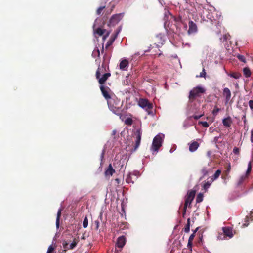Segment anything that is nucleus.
Masks as SVG:
<instances>
[{
    "label": "nucleus",
    "instance_id": "1",
    "mask_svg": "<svg viewBox=\"0 0 253 253\" xmlns=\"http://www.w3.org/2000/svg\"><path fill=\"white\" fill-rule=\"evenodd\" d=\"M164 137L165 135L163 133H159L153 138L150 147V151L153 155H156L159 152L160 148L162 146Z\"/></svg>",
    "mask_w": 253,
    "mask_h": 253
},
{
    "label": "nucleus",
    "instance_id": "2",
    "mask_svg": "<svg viewBox=\"0 0 253 253\" xmlns=\"http://www.w3.org/2000/svg\"><path fill=\"white\" fill-rule=\"evenodd\" d=\"M205 91L204 88L201 86H197L194 87L189 92V102L192 104L194 101H196L197 97H199L201 94L203 93Z\"/></svg>",
    "mask_w": 253,
    "mask_h": 253
},
{
    "label": "nucleus",
    "instance_id": "3",
    "mask_svg": "<svg viewBox=\"0 0 253 253\" xmlns=\"http://www.w3.org/2000/svg\"><path fill=\"white\" fill-rule=\"evenodd\" d=\"M195 195V190H191L189 191L185 198V204L183 207V216L185 214L186 209L188 207H190L191 202L193 200Z\"/></svg>",
    "mask_w": 253,
    "mask_h": 253
},
{
    "label": "nucleus",
    "instance_id": "4",
    "mask_svg": "<svg viewBox=\"0 0 253 253\" xmlns=\"http://www.w3.org/2000/svg\"><path fill=\"white\" fill-rule=\"evenodd\" d=\"M142 134V130L141 126L140 127L136 128L134 131L133 136L135 138V144L133 150V152L135 151L140 146Z\"/></svg>",
    "mask_w": 253,
    "mask_h": 253
},
{
    "label": "nucleus",
    "instance_id": "5",
    "mask_svg": "<svg viewBox=\"0 0 253 253\" xmlns=\"http://www.w3.org/2000/svg\"><path fill=\"white\" fill-rule=\"evenodd\" d=\"M103 70V67H99L96 72V77L98 80L99 84H103L111 76L110 73H106L101 76L100 71Z\"/></svg>",
    "mask_w": 253,
    "mask_h": 253
},
{
    "label": "nucleus",
    "instance_id": "6",
    "mask_svg": "<svg viewBox=\"0 0 253 253\" xmlns=\"http://www.w3.org/2000/svg\"><path fill=\"white\" fill-rule=\"evenodd\" d=\"M123 16L124 13L113 15L109 20L110 25L112 26L116 25L121 21Z\"/></svg>",
    "mask_w": 253,
    "mask_h": 253
},
{
    "label": "nucleus",
    "instance_id": "7",
    "mask_svg": "<svg viewBox=\"0 0 253 253\" xmlns=\"http://www.w3.org/2000/svg\"><path fill=\"white\" fill-rule=\"evenodd\" d=\"M139 106L146 110L152 109L153 105L150 103L148 100L145 99H140L138 102Z\"/></svg>",
    "mask_w": 253,
    "mask_h": 253
},
{
    "label": "nucleus",
    "instance_id": "8",
    "mask_svg": "<svg viewBox=\"0 0 253 253\" xmlns=\"http://www.w3.org/2000/svg\"><path fill=\"white\" fill-rule=\"evenodd\" d=\"M100 88L103 97L105 98V99L107 100V102L109 101V100L111 99V96L109 94L110 91V88L108 87L105 86L102 84L100 85Z\"/></svg>",
    "mask_w": 253,
    "mask_h": 253
},
{
    "label": "nucleus",
    "instance_id": "9",
    "mask_svg": "<svg viewBox=\"0 0 253 253\" xmlns=\"http://www.w3.org/2000/svg\"><path fill=\"white\" fill-rule=\"evenodd\" d=\"M188 30L187 34L189 35L196 34L198 31L197 25L193 21L190 20L188 23Z\"/></svg>",
    "mask_w": 253,
    "mask_h": 253
},
{
    "label": "nucleus",
    "instance_id": "10",
    "mask_svg": "<svg viewBox=\"0 0 253 253\" xmlns=\"http://www.w3.org/2000/svg\"><path fill=\"white\" fill-rule=\"evenodd\" d=\"M156 38L158 40L157 43H156L157 47L162 46L165 42L166 36L164 34L159 33L156 35Z\"/></svg>",
    "mask_w": 253,
    "mask_h": 253
},
{
    "label": "nucleus",
    "instance_id": "11",
    "mask_svg": "<svg viewBox=\"0 0 253 253\" xmlns=\"http://www.w3.org/2000/svg\"><path fill=\"white\" fill-rule=\"evenodd\" d=\"M188 107L190 111L192 113L196 112L199 109L200 103L199 102H196L195 101H194L191 104V102H189Z\"/></svg>",
    "mask_w": 253,
    "mask_h": 253
},
{
    "label": "nucleus",
    "instance_id": "12",
    "mask_svg": "<svg viewBox=\"0 0 253 253\" xmlns=\"http://www.w3.org/2000/svg\"><path fill=\"white\" fill-rule=\"evenodd\" d=\"M126 243V238L124 236H121L117 238L116 246L119 248H123Z\"/></svg>",
    "mask_w": 253,
    "mask_h": 253
},
{
    "label": "nucleus",
    "instance_id": "13",
    "mask_svg": "<svg viewBox=\"0 0 253 253\" xmlns=\"http://www.w3.org/2000/svg\"><path fill=\"white\" fill-rule=\"evenodd\" d=\"M222 231L225 235L228 237L229 238H232L233 236L232 228L230 227H222Z\"/></svg>",
    "mask_w": 253,
    "mask_h": 253
},
{
    "label": "nucleus",
    "instance_id": "14",
    "mask_svg": "<svg viewBox=\"0 0 253 253\" xmlns=\"http://www.w3.org/2000/svg\"><path fill=\"white\" fill-rule=\"evenodd\" d=\"M128 67V61L126 58H123L121 59L120 64L119 68L122 71H126L127 70Z\"/></svg>",
    "mask_w": 253,
    "mask_h": 253
},
{
    "label": "nucleus",
    "instance_id": "15",
    "mask_svg": "<svg viewBox=\"0 0 253 253\" xmlns=\"http://www.w3.org/2000/svg\"><path fill=\"white\" fill-rule=\"evenodd\" d=\"M223 95L225 97V103L226 104H227L228 103L231 98V91L228 88L225 87L223 89Z\"/></svg>",
    "mask_w": 253,
    "mask_h": 253
},
{
    "label": "nucleus",
    "instance_id": "16",
    "mask_svg": "<svg viewBox=\"0 0 253 253\" xmlns=\"http://www.w3.org/2000/svg\"><path fill=\"white\" fill-rule=\"evenodd\" d=\"M205 13L206 15V17L207 19L210 20L212 23H213V21L216 20L214 16V13H215V11L213 12V13H212L211 12H210L209 10H206Z\"/></svg>",
    "mask_w": 253,
    "mask_h": 253
},
{
    "label": "nucleus",
    "instance_id": "17",
    "mask_svg": "<svg viewBox=\"0 0 253 253\" xmlns=\"http://www.w3.org/2000/svg\"><path fill=\"white\" fill-rule=\"evenodd\" d=\"M62 211V206L61 205L60 207L58 209L57 213L56 220V227L57 229H58L59 228L60 218L61 216Z\"/></svg>",
    "mask_w": 253,
    "mask_h": 253
},
{
    "label": "nucleus",
    "instance_id": "18",
    "mask_svg": "<svg viewBox=\"0 0 253 253\" xmlns=\"http://www.w3.org/2000/svg\"><path fill=\"white\" fill-rule=\"evenodd\" d=\"M115 171L113 168L112 165L110 164L107 169L105 171V175L106 176H111L115 173Z\"/></svg>",
    "mask_w": 253,
    "mask_h": 253
},
{
    "label": "nucleus",
    "instance_id": "19",
    "mask_svg": "<svg viewBox=\"0 0 253 253\" xmlns=\"http://www.w3.org/2000/svg\"><path fill=\"white\" fill-rule=\"evenodd\" d=\"M189 145V150L191 152L196 151L199 146V144L196 141H194Z\"/></svg>",
    "mask_w": 253,
    "mask_h": 253
},
{
    "label": "nucleus",
    "instance_id": "20",
    "mask_svg": "<svg viewBox=\"0 0 253 253\" xmlns=\"http://www.w3.org/2000/svg\"><path fill=\"white\" fill-rule=\"evenodd\" d=\"M108 105L110 110L113 113L117 115H121L120 109L118 108L115 107L112 105L110 101H108Z\"/></svg>",
    "mask_w": 253,
    "mask_h": 253
},
{
    "label": "nucleus",
    "instance_id": "21",
    "mask_svg": "<svg viewBox=\"0 0 253 253\" xmlns=\"http://www.w3.org/2000/svg\"><path fill=\"white\" fill-rule=\"evenodd\" d=\"M253 216V209L251 211V214L249 216H247L246 217L245 219L244 223L242 224V226L243 227H245L248 226L249 225V220H251V221L253 220V219L252 218Z\"/></svg>",
    "mask_w": 253,
    "mask_h": 253
},
{
    "label": "nucleus",
    "instance_id": "22",
    "mask_svg": "<svg viewBox=\"0 0 253 253\" xmlns=\"http://www.w3.org/2000/svg\"><path fill=\"white\" fill-rule=\"evenodd\" d=\"M222 123L223 125L226 127H230L232 123V120L230 117L224 118L222 120Z\"/></svg>",
    "mask_w": 253,
    "mask_h": 253
},
{
    "label": "nucleus",
    "instance_id": "23",
    "mask_svg": "<svg viewBox=\"0 0 253 253\" xmlns=\"http://www.w3.org/2000/svg\"><path fill=\"white\" fill-rule=\"evenodd\" d=\"M135 177L132 176L131 174L129 173L127 175L126 181L127 183H132L133 184L134 182V181L136 179H134Z\"/></svg>",
    "mask_w": 253,
    "mask_h": 253
},
{
    "label": "nucleus",
    "instance_id": "24",
    "mask_svg": "<svg viewBox=\"0 0 253 253\" xmlns=\"http://www.w3.org/2000/svg\"><path fill=\"white\" fill-rule=\"evenodd\" d=\"M194 236L195 235H194V233H192V234L190 235L188 239L187 247L191 251L192 250V240H193Z\"/></svg>",
    "mask_w": 253,
    "mask_h": 253
},
{
    "label": "nucleus",
    "instance_id": "25",
    "mask_svg": "<svg viewBox=\"0 0 253 253\" xmlns=\"http://www.w3.org/2000/svg\"><path fill=\"white\" fill-rule=\"evenodd\" d=\"M211 170V168H207L206 167H204L201 170V172L202 173L203 177H204V176L207 175L208 174L209 172Z\"/></svg>",
    "mask_w": 253,
    "mask_h": 253
},
{
    "label": "nucleus",
    "instance_id": "26",
    "mask_svg": "<svg viewBox=\"0 0 253 253\" xmlns=\"http://www.w3.org/2000/svg\"><path fill=\"white\" fill-rule=\"evenodd\" d=\"M221 173V171L220 169H218L216 171L215 173L213 174V175L211 177L212 181H214V180H216L220 175Z\"/></svg>",
    "mask_w": 253,
    "mask_h": 253
},
{
    "label": "nucleus",
    "instance_id": "27",
    "mask_svg": "<svg viewBox=\"0 0 253 253\" xmlns=\"http://www.w3.org/2000/svg\"><path fill=\"white\" fill-rule=\"evenodd\" d=\"M212 182L211 179L210 181L205 182L203 186V189L205 191H207L208 189L209 188Z\"/></svg>",
    "mask_w": 253,
    "mask_h": 253
},
{
    "label": "nucleus",
    "instance_id": "28",
    "mask_svg": "<svg viewBox=\"0 0 253 253\" xmlns=\"http://www.w3.org/2000/svg\"><path fill=\"white\" fill-rule=\"evenodd\" d=\"M243 73L245 76L247 78L250 77L251 75V71L248 67H245L243 69Z\"/></svg>",
    "mask_w": 253,
    "mask_h": 253
},
{
    "label": "nucleus",
    "instance_id": "29",
    "mask_svg": "<svg viewBox=\"0 0 253 253\" xmlns=\"http://www.w3.org/2000/svg\"><path fill=\"white\" fill-rule=\"evenodd\" d=\"M228 76L234 78L236 79H239L241 77V74L238 73H232L227 74Z\"/></svg>",
    "mask_w": 253,
    "mask_h": 253
},
{
    "label": "nucleus",
    "instance_id": "30",
    "mask_svg": "<svg viewBox=\"0 0 253 253\" xmlns=\"http://www.w3.org/2000/svg\"><path fill=\"white\" fill-rule=\"evenodd\" d=\"M122 30V26H119L118 29L116 30L115 33L113 35V37H112V42H114L116 38L117 37L118 35Z\"/></svg>",
    "mask_w": 253,
    "mask_h": 253
},
{
    "label": "nucleus",
    "instance_id": "31",
    "mask_svg": "<svg viewBox=\"0 0 253 253\" xmlns=\"http://www.w3.org/2000/svg\"><path fill=\"white\" fill-rule=\"evenodd\" d=\"M105 29H102L100 28H98L96 30V31H94V33L98 34L99 36L102 35L105 32Z\"/></svg>",
    "mask_w": 253,
    "mask_h": 253
},
{
    "label": "nucleus",
    "instance_id": "32",
    "mask_svg": "<svg viewBox=\"0 0 253 253\" xmlns=\"http://www.w3.org/2000/svg\"><path fill=\"white\" fill-rule=\"evenodd\" d=\"M247 177V175L245 174L241 176L238 181L237 185H240L242 184L244 181L246 179Z\"/></svg>",
    "mask_w": 253,
    "mask_h": 253
},
{
    "label": "nucleus",
    "instance_id": "33",
    "mask_svg": "<svg viewBox=\"0 0 253 253\" xmlns=\"http://www.w3.org/2000/svg\"><path fill=\"white\" fill-rule=\"evenodd\" d=\"M203 200V195L202 193H199L196 197V203H200Z\"/></svg>",
    "mask_w": 253,
    "mask_h": 253
},
{
    "label": "nucleus",
    "instance_id": "34",
    "mask_svg": "<svg viewBox=\"0 0 253 253\" xmlns=\"http://www.w3.org/2000/svg\"><path fill=\"white\" fill-rule=\"evenodd\" d=\"M190 231V218H188L187 219V222L185 226V227L184 228V231L185 233H188Z\"/></svg>",
    "mask_w": 253,
    "mask_h": 253
},
{
    "label": "nucleus",
    "instance_id": "35",
    "mask_svg": "<svg viewBox=\"0 0 253 253\" xmlns=\"http://www.w3.org/2000/svg\"><path fill=\"white\" fill-rule=\"evenodd\" d=\"M132 176L134 177V179H137V178L140 175L139 171L137 170H134L131 173H129Z\"/></svg>",
    "mask_w": 253,
    "mask_h": 253
},
{
    "label": "nucleus",
    "instance_id": "36",
    "mask_svg": "<svg viewBox=\"0 0 253 253\" xmlns=\"http://www.w3.org/2000/svg\"><path fill=\"white\" fill-rule=\"evenodd\" d=\"M92 55L93 57H99L100 56L99 50L98 48L94 49L92 52Z\"/></svg>",
    "mask_w": 253,
    "mask_h": 253
},
{
    "label": "nucleus",
    "instance_id": "37",
    "mask_svg": "<svg viewBox=\"0 0 253 253\" xmlns=\"http://www.w3.org/2000/svg\"><path fill=\"white\" fill-rule=\"evenodd\" d=\"M125 124L128 126H131L132 124L133 120L131 118H127L125 121Z\"/></svg>",
    "mask_w": 253,
    "mask_h": 253
},
{
    "label": "nucleus",
    "instance_id": "38",
    "mask_svg": "<svg viewBox=\"0 0 253 253\" xmlns=\"http://www.w3.org/2000/svg\"><path fill=\"white\" fill-rule=\"evenodd\" d=\"M251 169H252L251 162H249L248 164V168H247V169L246 171V173L245 175H246L247 176V175L251 172Z\"/></svg>",
    "mask_w": 253,
    "mask_h": 253
},
{
    "label": "nucleus",
    "instance_id": "39",
    "mask_svg": "<svg viewBox=\"0 0 253 253\" xmlns=\"http://www.w3.org/2000/svg\"><path fill=\"white\" fill-rule=\"evenodd\" d=\"M237 57L238 58V59L240 60L241 61L244 62V63H245L246 62V59H245V57H244V56L242 55H241V54H237Z\"/></svg>",
    "mask_w": 253,
    "mask_h": 253
},
{
    "label": "nucleus",
    "instance_id": "40",
    "mask_svg": "<svg viewBox=\"0 0 253 253\" xmlns=\"http://www.w3.org/2000/svg\"><path fill=\"white\" fill-rule=\"evenodd\" d=\"M88 226V219L87 217H85L83 222V226L84 228H86Z\"/></svg>",
    "mask_w": 253,
    "mask_h": 253
},
{
    "label": "nucleus",
    "instance_id": "41",
    "mask_svg": "<svg viewBox=\"0 0 253 253\" xmlns=\"http://www.w3.org/2000/svg\"><path fill=\"white\" fill-rule=\"evenodd\" d=\"M77 242L74 240L69 245V249H73L77 246Z\"/></svg>",
    "mask_w": 253,
    "mask_h": 253
},
{
    "label": "nucleus",
    "instance_id": "42",
    "mask_svg": "<svg viewBox=\"0 0 253 253\" xmlns=\"http://www.w3.org/2000/svg\"><path fill=\"white\" fill-rule=\"evenodd\" d=\"M220 111V109L217 108L216 107H215L213 109L212 113L214 116H216L218 114V113Z\"/></svg>",
    "mask_w": 253,
    "mask_h": 253
},
{
    "label": "nucleus",
    "instance_id": "43",
    "mask_svg": "<svg viewBox=\"0 0 253 253\" xmlns=\"http://www.w3.org/2000/svg\"><path fill=\"white\" fill-rule=\"evenodd\" d=\"M63 247L64 248V251L69 249L68 243L67 241H64L62 243Z\"/></svg>",
    "mask_w": 253,
    "mask_h": 253
},
{
    "label": "nucleus",
    "instance_id": "44",
    "mask_svg": "<svg viewBox=\"0 0 253 253\" xmlns=\"http://www.w3.org/2000/svg\"><path fill=\"white\" fill-rule=\"evenodd\" d=\"M230 37L229 35H224L222 37L220 38V41L222 42H224L228 39V37Z\"/></svg>",
    "mask_w": 253,
    "mask_h": 253
},
{
    "label": "nucleus",
    "instance_id": "45",
    "mask_svg": "<svg viewBox=\"0 0 253 253\" xmlns=\"http://www.w3.org/2000/svg\"><path fill=\"white\" fill-rule=\"evenodd\" d=\"M106 145H105L104 147V148L101 152V156H100V161H101V163H102V161H103V158H104V154H105V147H106Z\"/></svg>",
    "mask_w": 253,
    "mask_h": 253
},
{
    "label": "nucleus",
    "instance_id": "46",
    "mask_svg": "<svg viewBox=\"0 0 253 253\" xmlns=\"http://www.w3.org/2000/svg\"><path fill=\"white\" fill-rule=\"evenodd\" d=\"M105 6H102L99 7L97 10V14L98 15L100 14L102 10L105 8Z\"/></svg>",
    "mask_w": 253,
    "mask_h": 253
},
{
    "label": "nucleus",
    "instance_id": "47",
    "mask_svg": "<svg viewBox=\"0 0 253 253\" xmlns=\"http://www.w3.org/2000/svg\"><path fill=\"white\" fill-rule=\"evenodd\" d=\"M233 152V153L235 154H236L237 155H239V153H240L239 149L238 148L236 147L234 148Z\"/></svg>",
    "mask_w": 253,
    "mask_h": 253
},
{
    "label": "nucleus",
    "instance_id": "48",
    "mask_svg": "<svg viewBox=\"0 0 253 253\" xmlns=\"http://www.w3.org/2000/svg\"><path fill=\"white\" fill-rule=\"evenodd\" d=\"M200 123L202 124V126L204 127H208L209 126V124L206 121H202L200 122Z\"/></svg>",
    "mask_w": 253,
    "mask_h": 253
},
{
    "label": "nucleus",
    "instance_id": "49",
    "mask_svg": "<svg viewBox=\"0 0 253 253\" xmlns=\"http://www.w3.org/2000/svg\"><path fill=\"white\" fill-rule=\"evenodd\" d=\"M206 75L205 70L204 68L203 69L202 71L200 73L199 77H205Z\"/></svg>",
    "mask_w": 253,
    "mask_h": 253
},
{
    "label": "nucleus",
    "instance_id": "50",
    "mask_svg": "<svg viewBox=\"0 0 253 253\" xmlns=\"http://www.w3.org/2000/svg\"><path fill=\"white\" fill-rule=\"evenodd\" d=\"M203 115V114H201L200 115H194L191 117L193 118L195 120H198L199 118H200Z\"/></svg>",
    "mask_w": 253,
    "mask_h": 253
},
{
    "label": "nucleus",
    "instance_id": "51",
    "mask_svg": "<svg viewBox=\"0 0 253 253\" xmlns=\"http://www.w3.org/2000/svg\"><path fill=\"white\" fill-rule=\"evenodd\" d=\"M221 138V136H215L214 138H213V140L212 141V142L215 143V144H216L218 141V139L219 138Z\"/></svg>",
    "mask_w": 253,
    "mask_h": 253
},
{
    "label": "nucleus",
    "instance_id": "52",
    "mask_svg": "<svg viewBox=\"0 0 253 253\" xmlns=\"http://www.w3.org/2000/svg\"><path fill=\"white\" fill-rule=\"evenodd\" d=\"M249 106L251 110H253V100L249 101Z\"/></svg>",
    "mask_w": 253,
    "mask_h": 253
},
{
    "label": "nucleus",
    "instance_id": "53",
    "mask_svg": "<svg viewBox=\"0 0 253 253\" xmlns=\"http://www.w3.org/2000/svg\"><path fill=\"white\" fill-rule=\"evenodd\" d=\"M54 248L53 247L52 245H51L48 247L47 251L51 253L54 250Z\"/></svg>",
    "mask_w": 253,
    "mask_h": 253
},
{
    "label": "nucleus",
    "instance_id": "54",
    "mask_svg": "<svg viewBox=\"0 0 253 253\" xmlns=\"http://www.w3.org/2000/svg\"><path fill=\"white\" fill-rule=\"evenodd\" d=\"M251 141L253 143V129L251 130Z\"/></svg>",
    "mask_w": 253,
    "mask_h": 253
},
{
    "label": "nucleus",
    "instance_id": "55",
    "mask_svg": "<svg viewBox=\"0 0 253 253\" xmlns=\"http://www.w3.org/2000/svg\"><path fill=\"white\" fill-rule=\"evenodd\" d=\"M109 34H110V32L108 31L106 33V35L103 36V40H104L107 37H108Z\"/></svg>",
    "mask_w": 253,
    "mask_h": 253
},
{
    "label": "nucleus",
    "instance_id": "56",
    "mask_svg": "<svg viewBox=\"0 0 253 253\" xmlns=\"http://www.w3.org/2000/svg\"><path fill=\"white\" fill-rule=\"evenodd\" d=\"M109 34H110V32L108 31L106 33V35L103 36V40H104L107 37H108Z\"/></svg>",
    "mask_w": 253,
    "mask_h": 253
},
{
    "label": "nucleus",
    "instance_id": "57",
    "mask_svg": "<svg viewBox=\"0 0 253 253\" xmlns=\"http://www.w3.org/2000/svg\"><path fill=\"white\" fill-rule=\"evenodd\" d=\"M95 224H96V229H97L99 227V222L98 220L95 221Z\"/></svg>",
    "mask_w": 253,
    "mask_h": 253
},
{
    "label": "nucleus",
    "instance_id": "58",
    "mask_svg": "<svg viewBox=\"0 0 253 253\" xmlns=\"http://www.w3.org/2000/svg\"><path fill=\"white\" fill-rule=\"evenodd\" d=\"M158 0L159 1V3H160V4L162 6H163L165 4V2L163 0Z\"/></svg>",
    "mask_w": 253,
    "mask_h": 253
},
{
    "label": "nucleus",
    "instance_id": "59",
    "mask_svg": "<svg viewBox=\"0 0 253 253\" xmlns=\"http://www.w3.org/2000/svg\"><path fill=\"white\" fill-rule=\"evenodd\" d=\"M222 235L218 236V239H221V240L225 239V238L224 237H222Z\"/></svg>",
    "mask_w": 253,
    "mask_h": 253
},
{
    "label": "nucleus",
    "instance_id": "60",
    "mask_svg": "<svg viewBox=\"0 0 253 253\" xmlns=\"http://www.w3.org/2000/svg\"><path fill=\"white\" fill-rule=\"evenodd\" d=\"M116 133V130H113L112 132V135H115Z\"/></svg>",
    "mask_w": 253,
    "mask_h": 253
},
{
    "label": "nucleus",
    "instance_id": "61",
    "mask_svg": "<svg viewBox=\"0 0 253 253\" xmlns=\"http://www.w3.org/2000/svg\"><path fill=\"white\" fill-rule=\"evenodd\" d=\"M199 229V227H197L196 228L194 231H193V233H194V235H195V233L197 231V230H198Z\"/></svg>",
    "mask_w": 253,
    "mask_h": 253
},
{
    "label": "nucleus",
    "instance_id": "62",
    "mask_svg": "<svg viewBox=\"0 0 253 253\" xmlns=\"http://www.w3.org/2000/svg\"><path fill=\"white\" fill-rule=\"evenodd\" d=\"M113 42H112V39L111 40V41L110 42V43H109V42H107V45L109 46L110 44H111Z\"/></svg>",
    "mask_w": 253,
    "mask_h": 253
},
{
    "label": "nucleus",
    "instance_id": "63",
    "mask_svg": "<svg viewBox=\"0 0 253 253\" xmlns=\"http://www.w3.org/2000/svg\"><path fill=\"white\" fill-rule=\"evenodd\" d=\"M172 57L174 58H178V56L177 55H172Z\"/></svg>",
    "mask_w": 253,
    "mask_h": 253
},
{
    "label": "nucleus",
    "instance_id": "64",
    "mask_svg": "<svg viewBox=\"0 0 253 253\" xmlns=\"http://www.w3.org/2000/svg\"><path fill=\"white\" fill-rule=\"evenodd\" d=\"M175 150V149H174V150H172V149H171L170 150V153H172V152H174V151Z\"/></svg>",
    "mask_w": 253,
    "mask_h": 253
}]
</instances>
